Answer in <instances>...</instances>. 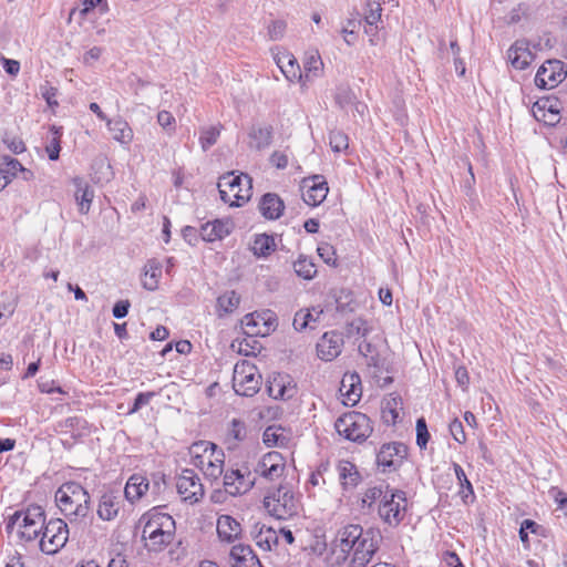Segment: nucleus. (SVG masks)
<instances>
[{
	"instance_id": "obj_1",
	"label": "nucleus",
	"mask_w": 567,
	"mask_h": 567,
	"mask_svg": "<svg viewBox=\"0 0 567 567\" xmlns=\"http://www.w3.org/2000/svg\"><path fill=\"white\" fill-rule=\"evenodd\" d=\"M381 534L375 528L364 529L359 524H349L340 528L333 540V553H338L337 563H344L351 555L348 567H365L379 549Z\"/></svg>"
},
{
	"instance_id": "obj_2",
	"label": "nucleus",
	"mask_w": 567,
	"mask_h": 567,
	"mask_svg": "<svg viewBox=\"0 0 567 567\" xmlns=\"http://www.w3.org/2000/svg\"><path fill=\"white\" fill-rule=\"evenodd\" d=\"M55 502L71 522L82 520L91 511L89 492L78 482H65L55 492Z\"/></svg>"
},
{
	"instance_id": "obj_3",
	"label": "nucleus",
	"mask_w": 567,
	"mask_h": 567,
	"mask_svg": "<svg viewBox=\"0 0 567 567\" xmlns=\"http://www.w3.org/2000/svg\"><path fill=\"white\" fill-rule=\"evenodd\" d=\"M145 520L142 538L146 540L148 551H163L173 540L174 520L164 513H150L142 517Z\"/></svg>"
},
{
	"instance_id": "obj_4",
	"label": "nucleus",
	"mask_w": 567,
	"mask_h": 567,
	"mask_svg": "<svg viewBox=\"0 0 567 567\" xmlns=\"http://www.w3.org/2000/svg\"><path fill=\"white\" fill-rule=\"evenodd\" d=\"M45 514L41 506H29L25 511L16 512L6 524L8 534L17 528L19 539L27 543L37 540L44 527Z\"/></svg>"
},
{
	"instance_id": "obj_5",
	"label": "nucleus",
	"mask_w": 567,
	"mask_h": 567,
	"mask_svg": "<svg viewBox=\"0 0 567 567\" xmlns=\"http://www.w3.org/2000/svg\"><path fill=\"white\" fill-rule=\"evenodd\" d=\"M192 464L209 480H218L224 474L225 454L216 444L207 441L194 443L189 449Z\"/></svg>"
},
{
	"instance_id": "obj_6",
	"label": "nucleus",
	"mask_w": 567,
	"mask_h": 567,
	"mask_svg": "<svg viewBox=\"0 0 567 567\" xmlns=\"http://www.w3.org/2000/svg\"><path fill=\"white\" fill-rule=\"evenodd\" d=\"M218 190L220 199L230 206L240 207L251 197V178L247 174L234 176L227 173L219 178Z\"/></svg>"
},
{
	"instance_id": "obj_7",
	"label": "nucleus",
	"mask_w": 567,
	"mask_h": 567,
	"mask_svg": "<svg viewBox=\"0 0 567 567\" xmlns=\"http://www.w3.org/2000/svg\"><path fill=\"white\" fill-rule=\"evenodd\" d=\"M334 429L346 440L362 443L372 433L371 420L363 413L350 411L339 416L334 422Z\"/></svg>"
},
{
	"instance_id": "obj_8",
	"label": "nucleus",
	"mask_w": 567,
	"mask_h": 567,
	"mask_svg": "<svg viewBox=\"0 0 567 567\" xmlns=\"http://www.w3.org/2000/svg\"><path fill=\"white\" fill-rule=\"evenodd\" d=\"M408 499L405 492L385 486V496L378 505V514L381 520L390 527L399 526L405 517Z\"/></svg>"
},
{
	"instance_id": "obj_9",
	"label": "nucleus",
	"mask_w": 567,
	"mask_h": 567,
	"mask_svg": "<svg viewBox=\"0 0 567 567\" xmlns=\"http://www.w3.org/2000/svg\"><path fill=\"white\" fill-rule=\"evenodd\" d=\"M264 504L269 514L278 519L297 515L301 507L299 496L287 486H279L276 492L266 496Z\"/></svg>"
},
{
	"instance_id": "obj_10",
	"label": "nucleus",
	"mask_w": 567,
	"mask_h": 567,
	"mask_svg": "<svg viewBox=\"0 0 567 567\" xmlns=\"http://www.w3.org/2000/svg\"><path fill=\"white\" fill-rule=\"evenodd\" d=\"M262 378L258 368L247 360L234 367L233 388L238 395L254 396L261 386Z\"/></svg>"
},
{
	"instance_id": "obj_11",
	"label": "nucleus",
	"mask_w": 567,
	"mask_h": 567,
	"mask_svg": "<svg viewBox=\"0 0 567 567\" xmlns=\"http://www.w3.org/2000/svg\"><path fill=\"white\" fill-rule=\"evenodd\" d=\"M69 539L68 524L61 519L44 522V527L39 539L40 549L48 555L58 553Z\"/></svg>"
},
{
	"instance_id": "obj_12",
	"label": "nucleus",
	"mask_w": 567,
	"mask_h": 567,
	"mask_svg": "<svg viewBox=\"0 0 567 567\" xmlns=\"http://www.w3.org/2000/svg\"><path fill=\"white\" fill-rule=\"evenodd\" d=\"M408 451V446L401 442L385 443L377 455V463L383 472L395 471L406 458Z\"/></svg>"
},
{
	"instance_id": "obj_13",
	"label": "nucleus",
	"mask_w": 567,
	"mask_h": 567,
	"mask_svg": "<svg viewBox=\"0 0 567 567\" xmlns=\"http://www.w3.org/2000/svg\"><path fill=\"white\" fill-rule=\"evenodd\" d=\"M176 488L182 499L190 504L197 503L204 496V486L200 478L190 468L182 471L177 477Z\"/></svg>"
},
{
	"instance_id": "obj_14",
	"label": "nucleus",
	"mask_w": 567,
	"mask_h": 567,
	"mask_svg": "<svg viewBox=\"0 0 567 567\" xmlns=\"http://www.w3.org/2000/svg\"><path fill=\"white\" fill-rule=\"evenodd\" d=\"M256 477L250 471L228 470L224 473L223 485L225 492L230 496H238L248 493L255 485Z\"/></svg>"
},
{
	"instance_id": "obj_15",
	"label": "nucleus",
	"mask_w": 567,
	"mask_h": 567,
	"mask_svg": "<svg viewBox=\"0 0 567 567\" xmlns=\"http://www.w3.org/2000/svg\"><path fill=\"white\" fill-rule=\"evenodd\" d=\"M301 188L303 189L302 198L305 203L312 207L320 205L329 192L328 184L321 175L303 178Z\"/></svg>"
},
{
	"instance_id": "obj_16",
	"label": "nucleus",
	"mask_w": 567,
	"mask_h": 567,
	"mask_svg": "<svg viewBox=\"0 0 567 567\" xmlns=\"http://www.w3.org/2000/svg\"><path fill=\"white\" fill-rule=\"evenodd\" d=\"M286 461L281 453L272 451L266 453L257 463L255 473L269 481L278 480L284 475Z\"/></svg>"
},
{
	"instance_id": "obj_17",
	"label": "nucleus",
	"mask_w": 567,
	"mask_h": 567,
	"mask_svg": "<svg viewBox=\"0 0 567 567\" xmlns=\"http://www.w3.org/2000/svg\"><path fill=\"white\" fill-rule=\"evenodd\" d=\"M560 61H547L535 76V84L540 89H553L566 78Z\"/></svg>"
},
{
	"instance_id": "obj_18",
	"label": "nucleus",
	"mask_w": 567,
	"mask_h": 567,
	"mask_svg": "<svg viewBox=\"0 0 567 567\" xmlns=\"http://www.w3.org/2000/svg\"><path fill=\"white\" fill-rule=\"evenodd\" d=\"M343 344L344 340L341 332H324L317 343V354L323 361H332L341 353Z\"/></svg>"
},
{
	"instance_id": "obj_19",
	"label": "nucleus",
	"mask_w": 567,
	"mask_h": 567,
	"mask_svg": "<svg viewBox=\"0 0 567 567\" xmlns=\"http://www.w3.org/2000/svg\"><path fill=\"white\" fill-rule=\"evenodd\" d=\"M121 495L113 491L104 492L97 504L96 514L104 522L113 520L117 517L122 507Z\"/></svg>"
},
{
	"instance_id": "obj_20",
	"label": "nucleus",
	"mask_w": 567,
	"mask_h": 567,
	"mask_svg": "<svg viewBox=\"0 0 567 567\" xmlns=\"http://www.w3.org/2000/svg\"><path fill=\"white\" fill-rule=\"evenodd\" d=\"M250 536L256 545L266 551H270L279 545V534L274 527L256 523L252 525Z\"/></svg>"
},
{
	"instance_id": "obj_21",
	"label": "nucleus",
	"mask_w": 567,
	"mask_h": 567,
	"mask_svg": "<svg viewBox=\"0 0 567 567\" xmlns=\"http://www.w3.org/2000/svg\"><path fill=\"white\" fill-rule=\"evenodd\" d=\"M244 333L248 337H266L272 330V323L261 313H248L241 319Z\"/></svg>"
},
{
	"instance_id": "obj_22",
	"label": "nucleus",
	"mask_w": 567,
	"mask_h": 567,
	"mask_svg": "<svg viewBox=\"0 0 567 567\" xmlns=\"http://www.w3.org/2000/svg\"><path fill=\"white\" fill-rule=\"evenodd\" d=\"M231 567H262L259 558L249 545H234L229 553Z\"/></svg>"
},
{
	"instance_id": "obj_23",
	"label": "nucleus",
	"mask_w": 567,
	"mask_h": 567,
	"mask_svg": "<svg viewBox=\"0 0 567 567\" xmlns=\"http://www.w3.org/2000/svg\"><path fill=\"white\" fill-rule=\"evenodd\" d=\"M340 393L344 398V404L354 405L362 394L360 375L355 372H348L343 375L340 384Z\"/></svg>"
},
{
	"instance_id": "obj_24",
	"label": "nucleus",
	"mask_w": 567,
	"mask_h": 567,
	"mask_svg": "<svg viewBox=\"0 0 567 567\" xmlns=\"http://www.w3.org/2000/svg\"><path fill=\"white\" fill-rule=\"evenodd\" d=\"M241 525L230 515H220L217 519V535L221 542L234 543L241 537Z\"/></svg>"
},
{
	"instance_id": "obj_25",
	"label": "nucleus",
	"mask_w": 567,
	"mask_h": 567,
	"mask_svg": "<svg viewBox=\"0 0 567 567\" xmlns=\"http://www.w3.org/2000/svg\"><path fill=\"white\" fill-rule=\"evenodd\" d=\"M533 114L537 121L550 126L556 125L560 120L557 102L549 99L537 101L533 105Z\"/></svg>"
},
{
	"instance_id": "obj_26",
	"label": "nucleus",
	"mask_w": 567,
	"mask_h": 567,
	"mask_svg": "<svg viewBox=\"0 0 567 567\" xmlns=\"http://www.w3.org/2000/svg\"><path fill=\"white\" fill-rule=\"evenodd\" d=\"M274 60L288 81H303V75L299 66V63L291 53H277L274 55Z\"/></svg>"
},
{
	"instance_id": "obj_27",
	"label": "nucleus",
	"mask_w": 567,
	"mask_h": 567,
	"mask_svg": "<svg viewBox=\"0 0 567 567\" xmlns=\"http://www.w3.org/2000/svg\"><path fill=\"white\" fill-rule=\"evenodd\" d=\"M233 223L230 220L215 219L208 221L200 227V237L205 241L220 240L228 236L231 231Z\"/></svg>"
},
{
	"instance_id": "obj_28",
	"label": "nucleus",
	"mask_w": 567,
	"mask_h": 567,
	"mask_svg": "<svg viewBox=\"0 0 567 567\" xmlns=\"http://www.w3.org/2000/svg\"><path fill=\"white\" fill-rule=\"evenodd\" d=\"M285 209L282 199L274 193L265 194L259 202V212L269 220L278 219Z\"/></svg>"
},
{
	"instance_id": "obj_29",
	"label": "nucleus",
	"mask_w": 567,
	"mask_h": 567,
	"mask_svg": "<svg viewBox=\"0 0 567 567\" xmlns=\"http://www.w3.org/2000/svg\"><path fill=\"white\" fill-rule=\"evenodd\" d=\"M337 470L343 489L348 491L358 486L361 481V475L352 462L341 460L338 463Z\"/></svg>"
},
{
	"instance_id": "obj_30",
	"label": "nucleus",
	"mask_w": 567,
	"mask_h": 567,
	"mask_svg": "<svg viewBox=\"0 0 567 567\" xmlns=\"http://www.w3.org/2000/svg\"><path fill=\"white\" fill-rule=\"evenodd\" d=\"M148 489V480L143 474H133L126 482L124 488L125 498L134 503L138 501Z\"/></svg>"
},
{
	"instance_id": "obj_31",
	"label": "nucleus",
	"mask_w": 567,
	"mask_h": 567,
	"mask_svg": "<svg viewBox=\"0 0 567 567\" xmlns=\"http://www.w3.org/2000/svg\"><path fill=\"white\" fill-rule=\"evenodd\" d=\"M508 59L517 70L526 69L534 60V54L523 42H515L508 49Z\"/></svg>"
},
{
	"instance_id": "obj_32",
	"label": "nucleus",
	"mask_w": 567,
	"mask_h": 567,
	"mask_svg": "<svg viewBox=\"0 0 567 567\" xmlns=\"http://www.w3.org/2000/svg\"><path fill=\"white\" fill-rule=\"evenodd\" d=\"M323 69V62L318 51H308L303 61V84L318 78Z\"/></svg>"
},
{
	"instance_id": "obj_33",
	"label": "nucleus",
	"mask_w": 567,
	"mask_h": 567,
	"mask_svg": "<svg viewBox=\"0 0 567 567\" xmlns=\"http://www.w3.org/2000/svg\"><path fill=\"white\" fill-rule=\"evenodd\" d=\"M109 131L115 141L122 144H128L133 138V131L128 123L122 118L107 120Z\"/></svg>"
},
{
	"instance_id": "obj_34",
	"label": "nucleus",
	"mask_w": 567,
	"mask_h": 567,
	"mask_svg": "<svg viewBox=\"0 0 567 567\" xmlns=\"http://www.w3.org/2000/svg\"><path fill=\"white\" fill-rule=\"evenodd\" d=\"M322 310H318L316 308L310 309H301L296 312L293 317V328L297 331H303L307 328L315 329L312 323L317 322L322 315Z\"/></svg>"
},
{
	"instance_id": "obj_35",
	"label": "nucleus",
	"mask_w": 567,
	"mask_h": 567,
	"mask_svg": "<svg viewBox=\"0 0 567 567\" xmlns=\"http://www.w3.org/2000/svg\"><path fill=\"white\" fill-rule=\"evenodd\" d=\"M249 146L258 151L267 148L272 141L271 126H254L249 132Z\"/></svg>"
},
{
	"instance_id": "obj_36",
	"label": "nucleus",
	"mask_w": 567,
	"mask_h": 567,
	"mask_svg": "<svg viewBox=\"0 0 567 567\" xmlns=\"http://www.w3.org/2000/svg\"><path fill=\"white\" fill-rule=\"evenodd\" d=\"M161 276L162 265L155 259L148 260L144 267L143 287L151 291L157 289Z\"/></svg>"
},
{
	"instance_id": "obj_37",
	"label": "nucleus",
	"mask_w": 567,
	"mask_h": 567,
	"mask_svg": "<svg viewBox=\"0 0 567 567\" xmlns=\"http://www.w3.org/2000/svg\"><path fill=\"white\" fill-rule=\"evenodd\" d=\"M276 249L275 238L267 234L256 235L251 244V251L257 257H268Z\"/></svg>"
},
{
	"instance_id": "obj_38",
	"label": "nucleus",
	"mask_w": 567,
	"mask_h": 567,
	"mask_svg": "<svg viewBox=\"0 0 567 567\" xmlns=\"http://www.w3.org/2000/svg\"><path fill=\"white\" fill-rule=\"evenodd\" d=\"M240 303V296L231 290L226 291L217 298V312L219 317L231 313L235 311Z\"/></svg>"
},
{
	"instance_id": "obj_39",
	"label": "nucleus",
	"mask_w": 567,
	"mask_h": 567,
	"mask_svg": "<svg viewBox=\"0 0 567 567\" xmlns=\"http://www.w3.org/2000/svg\"><path fill=\"white\" fill-rule=\"evenodd\" d=\"M22 169V164L10 156L0 157V174L2 175L0 178L6 186L17 176L19 171Z\"/></svg>"
},
{
	"instance_id": "obj_40",
	"label": "nucleus",
	"mask_w": 567,
	"mask_h": 567,
	"mask_svg": "<svg viewBox=\"0 0 567 567\" xmlns=\"http://www.w3.org/2000/svg\"><path fill=\"white\" fill-rule=\"evenodd\" d=\"M385 496V488L383 486L368 487L361 497V507L363 509H372L374 505H379Z\"/></svg>"
},
{
	"instance_id": "obj_41",
	"label": "nucleus",
	"mask_w": 567,
	"mask_h": 567,
	"mask_svg": "<svg viewBox=\"0 0 567 567\" xmlns=\"http://www.w3.org/2000/svg\"><path fill=\"white\" fill-rule=\"evenodd\" d=\"M358 350L360 354L365 359L367 365L377 369L382 367V360L377 351V348L371 342L362 340L358 346Z\"/></svg>"
},
{
	"instance_id": "obj_42",
	"label": "nucleus",
	"mask_w": 567,
	"mask_h": 567,
	"mask_svg": "<svg viewBox=\"0 0 567 567\" xmlns=\"http://www.w3.org/2000/svg\"><path fill=\"white\" fill-rule=\"evenodd\" d=\"M267 392L269 396L276 400H288L293 395V388L282 383L280 379L275 378L267 384Z\"/></svg>"
},
{
	"instance_id": "obj_43",
	"label": "nucleus",
	"mask_w": 567,
	"mask_h": 567,
	"mask_svg": "<svg viewBox=\"0 0 567 567\" xmlns=\"http://www.w3.org/2000/svg\"><path fill=\"white\" fill-rule=\"evenodd\" d=\"M85 420L80 416H70L56 423L55 431L63 434L75 436V432H80L85 427Z\"/></svg>"
},
{
	"instance_id": "obj_44",
	"label": "nucleus",
	"mask_w": 567,
	"mask_h": 567,
	"mask_svg": "<svg viewBox=\"0 0 567 567\" xmlns=\"http://www.w3.org/2000/svg\"><path fill=\"white\" fill-rule=\"evenodd\" d=\"M293 269L297 276L307 280L312 279L317 274V268L313 261L303 255H300L293 262Z\"/></svg>"
},
{
	"instance_id": "obj_45",
	"label": "nucleus",
	"mask_w": 567,
	"mask_h": 567,
	"mask_svg": "<svg viewBox=\"0 0 567 567\" xmlns=\"http://www.w3.org/2000/svg\"><path fill=\"white\" fill-rule=\"evenodd\" d=\"M50 131L52 132V138L45 145V152L50 161H56L61 151L62 127L52 125Z\"/></svg>"
},
{
	"instance_id": "obj_46",
	"label": "nucleus",
	"mask_w": 567,
	"mask_h": 567,
	"mask_svg": "<svg viewBox=\"0 0 567 567\" xmlns=\"http://www.w3.org/2000/svg\"><path fill=\"white\" fill-rule=\"evenodd\" d=\"M223 125H216V126H209L204 127L200 130L199 135V143L204 151H207L209 147L216 144L220 132H221Z\"/></svg>"
},
{
	"instance_id": "obj_47",
	"label": "nucleus",
	"mask_w": 567,
	"mask_h": 567,
	"mask_svg": "<svg viewBox=\"0 0 567 567\" xmlns=\"http://www.w3.org/2000/svg\"><path fill=\"white\" fill-rule=\"evenodd\" d=\"M264 443L271 446H281L286 443L287 437L282 433L281 427L268 426L262 434Z\"/></svg>"
},
{
	"instance_id": "obj_48",
	"label": "nucleus",
	"mask_w": 567,
	"mask_h": 567,
	"mask_svg": "<svg viewBox=\"0 0 567 567\" xmlns=\"http://www.w3.org/2000/svg\"><path fill=\"white\" fill-rule=\"evenodd\" d=\"M382 7L380 0H371L367 2L364 9V21L367 24H375L381 22Z\"/></svg>"
},
{
	"instance_id": "obj_49",
	"label": "nucleus",
	"mask_w": 567,
	"mask_h": 567,
	"mask_svg": "<svg viewBox=\"0 0 567 567\" xmlns=\"http://www.w3.org/2000/svg\"><path fill=\"white\" fill-rule=\"evenodd\" d=\"M334 101L341 109H347L354 103L355 95L349 86L341 85L337 87Z\"/></svg>"
},
{
	"instance_id": "obj_50",
	"label": "nucleus",
	"mask_w": 567,
	"mask_h": 567,
	"mask_svg": "<svg viewBox=\"0 0 567 567\" xmlns=\"http://www.w3.org/2000/svg\"><path fill=\"white\" fill-rule=\"evenodd\" d=\"M329 145L333 152L340 153L348 148L349 138L341 131H332L329 134Z\"/></svg>"
},
{
	"instance_id": "obj_51",
	"label": "nucleus",
	"mask_w": 567,
	"mask_h": 567,
	"mask_svg": "<svg viewBox=\"0 0 567 567\" xmlns=\"http://www.w3.org/2000/svg\"><path fill=\"white\" fill-rule=\"evenodd\" d=\"M93 197V190L89 186L78 189L75 198L81 213L86 214L89 212Z\"/></svg>"
},
{
	"instance_id": "obj_52",
	"label": "nucleus",
	"mask_w": 567,
	"mask_h": 567,
	"mask_svg": "<svg viewBox=\"0 0 567 567\" xmlns=\"http://www.w3.org/2000/svg\"><path fill=\"white\" fill-rule=\"evenodd\" d=\"M453 468L456 475V478L463 488L462 491V497L465 499L468 495H474V489L472 486V483L467 480L466 474L462 466L457 463H453Z\"/></svg>"
},
{
	"instance_id": "obj_53",
	"label": "nucleus",
	"mask_w": 567,
	"mask_h": 567,
	"mask_svg": "<svg viewBox=\"0 0 567 567\" xmlns=\"http://www.w3.org/2000/svg\"><path fill=\"white\" fill-rule=\"evenodd\" d=\"M287 23L284 20H274L267 28L268 38L271 41L281 40L285 35Z\"/></svg>"
},
{
	"instance_id": "obj_54",
	"label": "nucleus",
	"mask_w": 567,
	"mask_h": 567,
	"mask_svg": "<svg viewBox=\"0 0 567 567\" xmlns=\"http://www.w3.org/2000/svg\"><path fill=\"white\" fill-rule=\"evenodd\" d=\"M317 252L327 265L337 266L336 250L332 245L321 243L317 248Z\"/></svg>"
},
{
	"instance_id": "obj_55",
	"label": "nucleus",
	"mask_w": 567,
	"mask_h": 567,
	"mask_svg": "<svg viewBox=\"0 0 567 567\" xmlns=\"http://www.w3.org/2000/svg\"><path fill=\"white\" fill-rule=\"evenodd\" d=\"M430 440V433L426 422L423 417L416 420V444L420 449H425Z\"/></svg>"
},
{
	"instance_id": "obj_56",
	"label": "nucleus",
	"mask_w": 567,
	"mask_h": 567,
	"mask_svg": "<svg viewBox=\"0 0 567 567\" xmlns=\"http://www.w3.org/2000/svg\"><path fill=\"white\" fill-rule=\"evenodd\" d=\"M2 141L13 154H21L25 151V144L19 136L6 133Z\"/></svg>"
},
{
	"instance_id": "obj_57",
	"label": "nucleus",
	"mask_w": 567,
	"mask_h": 567,
	"mask_svg": "<svg viewBox=\"0 0 567 567\" xmlns=\"http://www.w3.org/2000/svg\"><path fill=\"white\" fill-rule=\"evenodd\" d=\"M370 331V328L365 320L357 318L352 320L348 326V333L350 336L365 337Z\"/></svg>"
},
{
	"instance_id": "obj_58",
	"label": "nucleus",
	"mask_w": 567,
	"mask_h": 567,
	"mask_svg": "<svg viewBox=\"0 0 567 567\" xmlns=\"http://www.w3.org/2000/svg\"><path fill=\"white\" fill-rule=\"evenodd\" d=\"M228 440L233 439L235 441H243L246 436V426L245 423L234 419L230 423V427L227 433Z\"/></svg>"
},
{
	"instance_id": "obj_59",
	"label": "nucleus",
	"mask_w": 567,
	"mask_h": 567,
	"mask_svg": "<svg viewBox=\"0 0 567 567\" xmlns=\"http://www.w3.org/2000/svg\"><path fill=\"white\" fill-rule=\"evenodd\" d=\"M156 395V392H141L136 395L133 406L130 409L128 414L136 413L142 406L147 405L151 400Z\"/></svg>"
},
{
	"instance_id": "obj_60",
	"label": "nucleus",
	"mask_w": 567,
	"mask_h": 567,
	"mask_svg": "<svg viewBox=\"0 0 567 567\" xmlns=\"http://www.w3.org/2000/svg\"><path fill=\"white\" fill-rule=\"evenodd\" d=\"M450 433L451 435L453 436V439L460 443V444H463L465 443L466 441V435H465V432H464V426H463V423L458 420V419H454L451 423H450Z\"/></svg>"
},
{
	"instance_id": "obj_61",
	"label": "nucleus",
	"mask_w": 567,
	"mask_h": 567,
	"mask_svg": "<svg viewBox=\"0 0 567 567\" xmlns=\"http://www.w3.org/2000/svg\"><path fill=\"white\" fill-rule=\"evenodd\" d=\"M130 307L131 302L127 299L117 301L112 309L113 317L116 319H122L126 317Z\"/></svg>"
},
{
	"instance_id": "obj_62",
	"label": "nucleus",
	"mask_w": 567,
	"mask_h": 567,
	"mask_svg": "<svg viewBox=\"0 0 567 567\" xmlns=\"http://www.w3.org/2000/svg\"><path fill=\"white\" fill-rule=\"evenodd\" d=\"M270 163L279 168V169H284L288 166V157L286 154L281 153V152H274L271 155H270V158H269Z\"/></svg>"
},
{
	"instance_id": "obj_63",
	"label": "nucleus",
	"mask_w": 567,
	"mask_h": 567,
	"mask_svg": "<svg viewBox=\"0 0 567 567\" xmlns=\"http://www.w3.org/2000/svg\"><path fill=\"white\" fill-rule=\"evenodd\" d=\"M3 69L11 76H16L20 71V62L17 60H11L7 58H2Z\"/></svg>"
},
{
	"instance_id": "obj_64",
	"label": "nucleus",
	"mask_w": 567,
	"mask_h": 567,
	"mask_svg": "<svg viewBox=\"0 0 567 567\" xmlns=\"http://www.w3.org/2000/svg\"><path fill=\"white\" fill-rule=\"evenodd\" d=\"M550 496L558 504L559 508H565L567 506V495L563 491L557 487H553L549 491Z\"/></svg>"
}]
</instances>
